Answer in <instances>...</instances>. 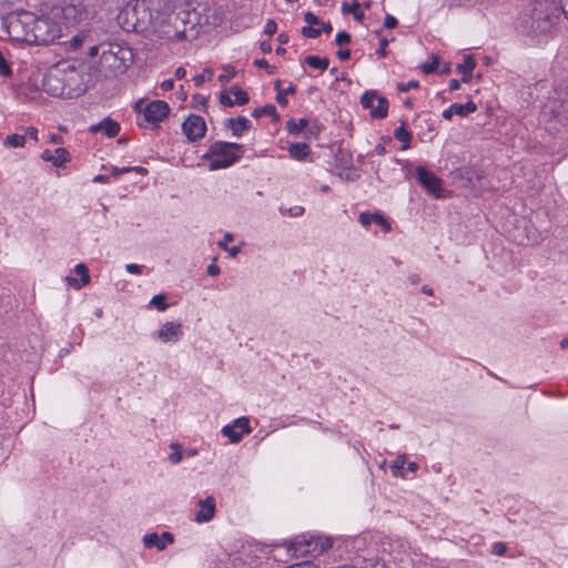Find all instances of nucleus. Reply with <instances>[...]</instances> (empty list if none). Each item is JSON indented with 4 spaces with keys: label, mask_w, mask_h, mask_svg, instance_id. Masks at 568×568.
<instances>
[{
    "label": "nucleus",
    "mask_w": 568,
    "mask_h": 568,
    "mask_svg": "<svg viewBox=\"0 0 568 568\" xmlns=\"http://www.w3.org/2000/svg\"><path fill=\"white\" fill-rule=\"evenodd\" d=\"M160 0H135L129 3L118 14V23L125 32H156L160 38L180 41L185 38V30H175L173 32L166 30H156L155 21L159 17L156 7Z\"/></svg>",
    "instance_id": "1"
},
{
    "label": "nucleus",
    "mask_w": 568,
    "mask_h": 568,
    "mask_svg": "<svg viewBox=\"0 0 568 568\" xmlns=\"http://www.w3.org/2000/svg\"><path fill=\"white\" fill-rule=\"evenodd\" d=\"M98 71L104 78L123 74L133 62L132 49L120 41H103L99 48Z\"/></svg>",
    "instance_id": "2"
},
{
    "label": "nucleus",
    "mask_w": 568,
    "mask_h": 568,
    "mask_svg": "<svg viewBox=\"0 0 568 568\" xmlns=\"http://www.w3.org/2000/svg\"><path fill=\"white\" fill-rule=\"evenodd\" d=\"M559 19L558 9L549 2H536L519 18L518 29L530 37L551 32Z\"/></svg>",
    "instance_id": "3"
},
{
    "label": "nucleus",
    "mask_w": 568,
    "mask_h": 568,
    "mask_svg": "<svg viewBox=\"0 0 568 568\" xmlns=\"http://www.w3.org/2000/svg\"><path fill=\"white\" fill-rule=\"evenodd\" d=\"M30 33L37 44H50L68 34L59 18L53 17L52 9L48 16L32 19Z\"/></svg>",
    "instance_id": "4"
},
{
    "label": "nucleus",
    "mask_w": 568,
    "mask_h": 568,
    "mask_svg": "<svg viewBox=\"0 0 568 568\" xmlns=\"http://www.w3.org/2000/svg\"><path fill=\"white\" fill-rule=\"evenodd\" d=\"M244 153V146L231 142H214L204 158H210L211 171L225 169L237 162Z\"/></svg>",
    "instance_id": "5"
},
{
    "label": "nucleus",
    "mask_w": 568,
    "mask_h": 568,
    "mask_svg": "<svg viewBox=\"0 0 568 568\" xmlns=\"http://www.w3.org/2000/svg\"><path fill=\"white\" fill-rule=\"evenodd\" d=\"M333 546L329 537L316 535H301L290 542L288 551L295 557H316L328 550Z\"/></svg>",
    "instance_id": "6"
},
{
    "label": "nucleus",
    "mask_w": 568,
    "mask_h": 568,
    "mask_svg": "<svg viewBox=\"0 0 568 568\" xmlns=\"http://www.w3.org/2000/svg\"><path fill=\"white\" fill-rule=\"evenodd\" d=\"M52 12L53 17L59 18L67 33L90 17V11L80 0L63 1L61 4L54 6Z\"/></svg>",
    "instance_id": "7"
},
{
    "label": "nucleus",
    "mask_w": 568,
    "mask_h": 568,
    "mask_svg": "<svg viewBox=\"0 0 568 568\" xmlns=\"http://www.w3.org/2000/svg\"><path fill=\"white\" fill-rule=\"evenodd\" d=\"M73 51L87 48L88 54L92 58L99 53L100 44L103 43L101 32L93 23H87L65 41Z\"/></svg>",
    "instance_id": "8"
},
{
    "label": "nucleus",
    "mask_w": 568,
    "mask_h": 568,
    "mask_svg": "<svg viewBox=\"0 0 568 568\" xmlns=\"http://www.w3.org/2000/svg\"><path fill=\"white\" fill-rule=\"evenodd\" d=\"M73 51L87 48L88 54L92 58L99 53L100 44L103 43L101 32L93 23H87L65 41Z\"/></svg>",
    "instance_id": "9"
},
{
    "label": "nucleus",
    "mask_w": 568,
    "mask_h": 568,
    "mask_svg": "<svg viewBox=\"0 0 568 568\" xmlns=\"http://www.w3.org/2000/svg\"><path fill=\"white\" fill-rule=\"evenodd\" d=\"M133 111L136 125L151 130L159 129V124L170 114V109H133Z\"/></svg>",
    "instance_id": "10"
},
{
    "label": "nucleus",
    "mask_w": 568,
    "mask_h": 568,
    "mask_svg": "<svg viewBox=\"0 0 568 568\" xmlns=\"http://www.w3.org/2000/svg\"><path fill=\"white\" fill-rule=\"evenodd\" d=\"M539 124L550 133L558 132L568 124V114L561 109H542L538 115Z\"/></svg>",
    "instance_id": "11"
},
{
    "label": "nucleus",
    "mask_w": 568,
    "mask_h": 568,
    "mask_svg": "<svg viewBox=\"0 0 568 568\" xmlns=\"http://www.w3.org/2000/svg\"><path fill=\"white\" fill-rule=\"evenodd\" d=\"M416 176L422 186L432 195L439 199L444 196L443 180L424 166L416 168Z\"/></svg>",
    "instance_id": "12"
},
{
    "label": "nucleus",
    "mask_w": 568,
    "mask_h": 568,
    "mask_svg": "<svg viewBox=\"0 0 568 568\" xmlns=\"http://www.w3.org/2000/svg\"><path fill=\"white\" fill-rule=\"evenodd\" d=\"M182 130L189 141L195 142L205 135L206 124L202 116L191 114L182 123Z\"/></svg>",
    "instance_id": "13"
},
{
    "label": "nucleus",
    "mask_w": 568,
    "mask_h": 568,
    "mask_svg": "<svg viewBox=\"0 0 568 568\" xmlns=\"http://www.w3.org/2000/svg\"><path fill=\"white\" fill-rule=\"evenodd\" d=\"M250 420L247 417H240L231 425L222 428V434L230 439L231 443H239L245 434L251 433Z\"/></svg>",
    "instance_id": "14"
},
{
    "label": "nucleus",
    "mask_w": 568,
    "mask_h": 568,
    "mask_svg": "<svg viewBox=\"0 0 568 568\" xmlns=\"http://www.w3.org/2000/svg\"><path fill=\"white\" fill-rule=\"evenodd\" d=\"M197 510L194 515V521L202 524L209 523L214 518L215 515V499L213 496H207L204 499H199L196 501Z\"/></svg>",
    "instance_id": "15"
},
{
    "label": "nucleus",
    "mask_w": 568,
    "mask_h": 568,
    "mask_svg": "<svg viewBox=\"0 0 568 568\" xmlns=\"http://www.w3.org/2000/svg\"><path fill=\"white\" fill-rule=\"evenodd\" d=\"M183 336V327L178 322H166L156 332V337L164 343H178Z\"/></svg>",
    "instance_id": "16"
},
{
    "label": "nucleus",
    "mask_w": 568,
    "mask_h": 568,
    "mask_svg": "<svg viewBox=\"0 0 568 568\" xmlns=\"http://www.w3.org/2000/svg\"><path fill=\"white\" fill-rule=\"evenodd\" d=\"M174 542V537L171 532L164 531L162 535L156 532L146 534L143 537V544L146 548H156L158 550H164L168 545Z\"/></svg>",
    "instance_id": "17"
},
{
    "label": "nucleus",
    "mask_w": 568,
    "mask_h": 568,
    "mask_svg": "<svg viewBox=\"0 0 568 568\" xmlns=\"http://www.w3.org/2000/svg\"><path fill=\"white\" fill-rule=\"evenodd\" d=\"M89 132L93 134L102 132L108 138H114L120 132V124L115 120L106 116L99 123L90 125Z\"/></svg>",
    "instance_id": "18"
},
{
    "label": "nucleus",
    "mask_w": 568,
    "mask_h": 568,
    "mask_svg": "<svg viewBox=\"0 0 568 568\" xmlns=\"http://www.w3.org/2000/svg\"><path fill=\"white\" fill-rule=\"evenodd\" d=\"M41 159L45 162H51L57 168H60L71 161V155L67 149L57 148L53 152L44 150L41 154Z\"/></svg>",
    "instance_id": "19"
},
{
    "label": "nucleus",
    "mask_w": 568,
    "mask_h": 568,
    "mask_svg": "<svg viewBox=\"0 0 568 568\" xmlns=\"http://www.w3.org/2000/svg\"><path fill=\"white\" fill-rule=\"evenodd\" d=\"M358 221L365 227L373 223L379 225L385 232H389L392 229L390 223L378 212H362Z\"/></svg>",
    "instance_id": "20"
},
{
    "label": "nucleus",
    "mask_w": 568,
    "mask_h": 568,
    "mask_svg": "<svg viewBox=\"0 0 568 568\" xmlns=\"http://www.w3.org/2000/svg\"><path fill=\"white\" fill-rule=\"evenodd\" d=\"M74 273L80 276V282L73 277H67L68 283L74 288H81L90 283L89 268L85 264L79 263L74 267Z\"/></svg>",
    "instance_id": "21"
},
{
    "label": "nucleus",
    "mask_w": 568,
    "mask_h": 568,
    "mask_svg": "<svg viewBox=\"0 0 568 568\" xmlns=\"http://www.w3.org/2000/svg\"><path fill=\"white\" fill-rule=\"evenodd\" d=\"M226 126L231 129L234 136H241L251 126V121L244 116H237L235 119L230 118L226 120Z\"/></svg>",
    "instance_id": "22"
},
{
    "label": "nucleus",
    "mask_w": 568,
    "mask_h": 568,
    "mask_svg": "<svg viewBox=\"0 0 568 568\" xmlns=\"http://www.w3.org/2000/svg\"><path fill=\"white\" fill-rule=\"evenodd\" d=\"M310 153V146L306 143H293L288 146V154L292 159L302 161Z\"/></svg>",
    "instance_id": "23"
},
{
    "label": "nucleus",
    "mask_w": 568,
    "mask_h": 568,
    "mask_svg": "<svg viewBox=\"0 0 568 568\" xmlns=\"http://www.w3.org/2000/svg\"><path fill=\"white\" fill-rule=\"evenodd\" d=\"M476 67V61L473 55H466L464 58V62L457 65V70L464 75L463 80L468 81L474 69Z\"/></svg>",
    "instance_id": "24"
},
{
    "label": "nucleus",
    "mask_w": 568,
    "mask_h": 568,
    "mask_svg": "<svg viewBox=\"0 0 568 568\" xmlns=\"http://www.w3.org/2000/svg\"><path fill=\"white\" fill-rule=\"evenodd\" d=\"M280 84H281L280 81L275 82V88L277 90L275 99L280 105H286L288 103L287 95L294 94L296 91V87L294 84H290L287 88L281 89Z\"/></svg>",
    "instance_id": "25"
},
{
    "label": "nucleus",
    "mask_w": 568,
    "mask_h": 568,
    "mask_svg": "<svg viewBox=\"0 0 568 568\" xmlns=\"http://www.w3.org/2000/svg\"><path fill=\"white\" fill-rule=\"evenodd\" d=\"M343 13H352L356 21H362L364 19V12L359 10V3L354 1L352 3L344 2L342 6Z\"/></svg>",
    "instance_id": "26"
},
{
    "label": "nucleus",
    "mask_w": 568,
    "mask_h": 568,
    "mask_svg": "<svg viewBox=\"0 0 568 568\" xmlns=\"http://www.w3.org/2000/svg\"><path fill=\"white\" fill-rule=\"evenodd\" d=\"M305 63L312 68L326 70L329 64L328 58H320L317 55H307L305 58Z\"/></svg>",
    "instance_id": "27"
},
{
    "label": "nucleus",
    "mask_w": 568,
    "mask_h": 568,
    "mask_svg": "<svg viewBox=\"0 0 568 568\" xmlns=\"http://www.w3.org/2000/svg\"><path fill=\"white\" fill-rule=\"evenodd\" d=\"M230 93L232 95H234L233 104L237 103L240 105H244V104L248 103L250 99H248L247 92L242 90L240 87H237V85L231 87Z\"/></svg>",
    "instance_id": "28"
},
{
    "label": "nucleus",
    "mask_w": 568,
    "mask_h": 568,
    "mask_svg": "<svg viewBox=\"0 0 568 568\" xmlns=\"http://www.w3.org/2000/svg\"><path fill=\"white\" fill-rule=\"evenodd\" d=\"M307 123L306 119H300L297 121L295 119H291L286 122V129L291 134H298L304 130V128H306Z\"/></svg>",
    "instance_id": "29"
},
{
    "label": "nucleus",
    "mask_w": 568,
    "mask_h": 568,
    "mask_svg": "<svg viewBox=\"0 0 568 568\" xmlns=\"http://www.w3.org/2000/svg\"><path fill=\"white\" fill-rule=\"evenodd\" d=\"M26 144V135L20 134H10L8 135L4 141L3 145L7 148H22Z\"/></svg>",
    "instance_id": "30"
},
{
    "label": "nucleus",
    "mask_w": 568,
    "mask_h": 568,
    "mask_svg": "<svg viewBox=\"0 0 568 568\" xmlns=\"http://www.w3.org/2000/svg\"><path fill=\"white\" fill-rule=\"evenodd\" d=\"M476 109H444L442 116L445 120H450L454 114L466 118L470 112L475 111Z\"/></svg>",
    "instance_id": "31"
},
{
    "label": "nucleus",
    "mask_w": 568,
    "mask_h": 568,
    "mask_svg": "<svg viewBox=\"0 0 568 568\" xmlns=\"http://www.w3.org/2000/svg\"><path fill=\"white\" fill-rule=\"evenodd\" d=\"M214 77V71L211 68H205L202 73L193 77L195 87H201L205 81H211Z\"/></svg>",
    "instance_id": "32"
},
{
    "label": "nucleus",
    "mask_w": 568,
    "mask_h": 568,
    "mask_svg": "<svg viewBox=\"0 0 568 568\" xmlns=\"http://www.w3.org/2000/svg\"><path fill=\"white\" fill-rule=\"evenodd\" d=\"M395 138L403 142L404 145L402 146L403 150L408 148V142L410 140V133L404 128V125L398 126L394 132Z\"/></svg>",
    "instance_id": "33"
},
{
    "label": "nucleus",
    "mask_w": 568,
    "mask_h": 568,
    "mask_svg": "<svg viewBox=\"0 0 568 568\" xmlns=\"http://www.w3.org/2000/svg\"><path fill=\"white\" fill-rule=\"evenodd\" d=\"M150 305L154 306L160 312H164L168 308V304L165 303V295H154L150 301Z\"/></svg>",
    "instance_id": "34"
},
{
    "label": "nucleus",
    "mask_w": 568,
    "mask_h": 568,
    "mask_svg": "<svg viewBox=\"0 0 568 568\" xmlns=\"http://www.w3.org/2000/svg\"><path fill=\"white\" fill-rule=\"evenodd\" d=\"M133 106H169V104L163 100L149 101L144 98H141L134 103Z\"/></svg>",
    "instance_id": "35"
},
{
    "label": "nucleus",
    "mask_w": 568,
    "mask_h": 568,
    "mask_svg": "<svg viewBox=\"0 0 568 568\" xmlns=\"http://www.w3.org/2000/svg\"><path fill=\"white\" fill-rule=\"evenodd\" d=\"M377 91L369 90L366 91L361 98L362 106H373L374 101L376 100Z\"/></svg>",
    "instance_id": "36"
},
{
    "label": "nucleus",
    "mask_w": 568,
    "mask_h": 568,
    "mask_svg": "<svg viewBox=\"0 0 568 568\" xmlns=\"http://www.w3.org/2000/svg\"><path fill=\"white\" fill-rule=\"evenodd\" d=\"M171 448L174 449L172 454L169 455L168 459L172 464H178L182 460V453L180 450L181 446L176 443L171 444Z\"/></svg>",
    "instance_id": "37"
},
{
    "label": "nucleus",
    "mask_w": 568,
    "mask_h": 568,
    "mask_svg": "<svg viewBox=\"0 0 568 568\" xmlns=\"http://www.w3.org/2000/svg\"><path fill=\"white\" fill-rule=\"evenodd\" d=\"M302 34L305 38L315 39L318 38L322 33V30L320 28H314L312 26L303 27L301 30Z\"/></svg>",
    "instance_id": "38"
},
{
    "label": "nucleus",
    "mask_w": 568,
    "mask_h": 568,
    "mask_svg": "<svg viewBox=\"0 0 568 568\" xmlns=\"http://www.w3.org/2000/svg\"><path fill=\"white\" fill-rule=\"evenodd\" d=\"M438 65H439V59L437 57L433 55L432 62L425 63L422 65V71L425 74H430L438 69Z\"/></svg>",
    "instance_id": "39"
},
{
    "label": "nucleus",
    "mask_w": 568,
    "mask_h": 568,
    "mask_svg": "<svg viewBox=\"0 0 568 568\" xmlns=\"http://www.w3.org/2000/svg\"><path fill=\"white\" fill-rule=\"evenodd\" d=\"M223 73L219 77V80L222 84L227 83L235 75V70L231 65H225L223 68Z\"/></svg>",
    "instance_id": "40"
},
{
    "label": "nucleus",
    "mask_w": 568,
    "mask_h": 568,
    "mask_svg": "<svg viewBox=\"0 0 568 568\" xmlns=\"http://www.w3.org/2000/svg\"><path fill=\"white\" fill-rule=\"evenodd\" d=\"M405 459L404 457H398L397 460L392 465L390 469L394 476L404 477L403 468H404Z\"/></svg>",
    "instance_id": "41"
},
{
    "label": "nucleus",
    "mask_w": 568,
    "mask_h": 568,
    "mask_svg": "<svg viewBox=\"0 0 568 568\" xmlns=\"http://www.w3.org/2000/svg\"><path fill=\"white\" fill-rule=\"evenodd\" d=\"M507 545L503 541L495 542L491 546V552L496 556H505L507 552Z\"/></svg>",
    "instance_id": "42"
},
{
    "label": "nucleus",
    "mask_w": 568,
    "mask_h": 568,
    "mask_svg": "<svg viewBox=\"0 0 568 568\" xmlns=\"http://www.w3.org/2000/svg\"><path fill=\"white\" fill-rule=\"evenodd\" d=\"M12 73L10 65L4 59L3 54L0 52V75L10 77Z\"/></svg>",
    "instance_id": "43"
},
{
    "label": "nucleus",
    "mask_w": 568,
    "mask_h": 568,
    "mask_svg": "<svg viewBox=\"0 0 568 568\" xmlns=\"http://www.w3.org/2000/svg\"><path fill=\"white\" fill-rule=\"evenodd\" d=\"M335 42L341 47L348 44L351 42V34L346 31H341L336 34Z\"/></svg>",
    "instance_id": "44"
},
{
    "label": "nucleus",
    "mask_w": 568,
    "mask_h": 568,
    "mask_svg": "<svg viewBox=\"0 0 568 568\" xmlns=\"http://www.w3.org/2000/svg\"><path fill=\"white\" fill-rule=\"evenodd\" d=\"M209 101V97L204 94L196 93L192 98L193 106H206Z\"/></svg>",
    "instance_id": "45"
},
{
    "label": "nucleus",
    "mask_w": 568,
    "mask_h": 568,
    "mask_svg": "<svg viewBox=\"0 0 568 568\" xmlns=\"http://www.w3.org/2000/svg\"><path fill=\"white\" fill-rule=\"evenodd\" d=\"M304 20L308 26H312V27L320 26V23H321L320 18L311 11H308L304 14Z\"/></svg>",
    "instance_id": "46"
},
{
    "label": "nucleus",
    "mask_w": 568,
    "mask_h": 568,
    "mask_svg": "<svg viewBox=\"0 0 568 568\" xmlns=\"http://www.w3.org/2000/svg\"><path fill=\"white\" fill-rule=\"evenodd\" d=\"M276 31H277L276 22L272 19L267 20L265 28H264V33L267 34L268 37H272L276 33Z\"/></svg>",
    "instance_id": "47"
},
{
    "label": "nucleus",
    "mask_w": 568,
    "mask_h": 568,
    "mask_svg": "<svg viewBox=\"0 0 568 568\" xmlns=\"http://www.w3.org/2000/svg\"><path fill=\"white\" fill-rule=\"evenodd\" d=\"M231 93L226 91H222L220 93V103L223 106H233V100L231 99Z\"/></svg>",
    "instance_id": "48"
},
{
    "label": "nucleus",
    "mask_w": 568,
    "mask_h": 568,
    "mask_svg": "<svg viewBox=\"0 0 568 568\" xmlns=\"http://www.w3.org/2000/svg\"><path fill=\"white\" fill-rule=\"evenodd\" d=\"M219 247H221L222 250H226L232 257L237 256L239 253L241 252V247L240 246H232V247L229 248L224 244V242H219Z\"/></svg>",
    "instance_id": "49"
},
{
    "label": "nucleus",
    "mask_w": 568,
    "mask_h": 568,
    "mask_svg": "<svg viewBox=\"0 0 568 568\" xmlns=\"http://www.w3.org/2000/svg\"><path fill=\"white\" fill-rule=\"evenodd\" d=\"M388 109H371V115L374 119H384L388 114Z\"/></svg>",
    "instance_id": "50"
},
{
    "label": "nucleus",
    "mask_w": 568,
    "mask_h": 568,
    "mask_svg": "<svg viewBox=\"0 0 568 568\" xmlns=\"http://www.w3.org/2000/svg\"><path fill=\"white\" fill-rule=\"evenodd\" d=\"M388 45V40L383 38L381 40V43H379V48L376 50V54L379 57V58H385L386 57V47Z\"/></svg>",
    "instance_id": "51"
},
{
    "label": "nucleus",
    "mask_w": 568,
    "mask_h": 568,
    "mask_svg": "<svg viewBox=\"0 0 568 568\" xmlns=\"http://www.w3.org/2000/svg\"><path fill=\"white\" fill-rule=\"evenodd\" d=\"M397 23V19L394 16L387 14L384 19V27L387 29L395 28Z\"/></svg>",
    "instance_id": "52"
},
{
    "label": "nucleus",
    "mask_w": 568,
    "mask_h": 568,
    "mask_svg": "<svg viewBox=\"0 0 568 568\" xmlns=\"http://www.w3.org/2000/svg\"><path fill=\"white\" fill-rule=\"evenodd\" d=\"M125 270H126V272H129L131 274H141L143 266L139 265V264L130 263V264L125 265Z\"/></svg>",
    "instance_id": "53"
},
{
    "label": "nucleus",
    "mask_w": 568,
    "mask_h": 568,
    "mask_svg": "<svg viewBox=\"0 0 568 568\" xmlns=\"http://www.w3.org/2000/svg\"><path fill=\"white\" fill-rule=\"evenodd\" d=\"M288 568H318L317 565L310 560H304L302 562L294 564L290 566Z\"/></svg>",
    "instance_id": "54"
},
{
    "label": "nucleus",
    "mask_w": 568,
    "mask_h": 568,
    "mask_svg": "<svg viewBox=\"0 0 568 568\" xmlns=\"http://www.w3.org/2000/svg\"><path fill=\"white\" fill-rule=\"evenodd\" d=\"M128 172H131V169L129 166H123V168L112 166V169H111V173L113 176H119V175L128 173Z\"/></svg>",
    "instance_id": "55"
},
{
    "label": "nucleus",
    "mask_w": 568,
    "mask_h": 568,
    "mask_svg": "<svg viewBox=\"0 0 568 568\" xmlns=\"http://www.w3.org/2000/svg\"><path fill=\"white\" fill-rule=\"evenodd\" d=\"M275 109H253V116L261 118L264 114H272Z\"/></svg>",
    "instance_id": "56"
},
{
    "label": "nucleus",
    "mask_w": 568,
    "mask_h": 568,
    "mask_svg": "<svg viewBox=\"0 0 568 568\" xmlns=\"http://www.w3.org/2000/svg\"><path fill=\"white\" fill-rule=\"evenodd\" d=\"M336 55L339 60L342 61H346L349 59L351 57V51L348 49H339L337 52H336Z\"/></svg>",
    "instance_id": "57"
},
{
    "label": "nucleus",
    "mask_w": 568,
    "mask_h": 568,
    "mask_svg": "<svg viewBox=\"0 0 568 568\" xmlns=\"http://www.w3.org/2000/svg\"><path fill=\"white\" fill-rule=\"evenodd\" d=\"M206 273L211 276H216L220 274V267L215 263H212L207 266Z\"/></svg>",
    "instance_id": "58"
},
{
    "label": "nucleus",
    "mask_w": 568,
    "mask_h": 568,
    "mask_svg": "<svg viewBox=\"0 0 568 568\" xmlns=\"http://www.w3.org/2000/svg\"><path fill=\"white\" fill-rule=\"evenodd\" d=\"M303 212H304V207H303V206H298V205H296V206H294V207H291V209L288 210V214H290L291 216H294V217L302 215V214H303Z\"/></svg>",
    "instance_id": "59"
},
{
    "label": "nucleus",
    "mask_w": 568,
    "mask_h": 568,
    "mask_svg": "<svg viewBox=\"0 0 568 568\" xmlns=\"http://www.w3.org/2000/svg\"><path fill=\"white\" fill-rule=\"evenodd\" d=\"M559 8L561 13L565 16V18L568 21V0H559Z\"/></svg>",
    "instance_id": "60"
},
{
    "label": "nucleus",
    "mask_w": 568,
    "mask_h": 568,
    "mask_svg": "<svg viewBox=\"0 0 568 568\" xmlns=\"http://www.w3.org/2000/svg\"><path fill=\"white\" fill-rule=\"evenodd\" d=\"M92 181H93L94 183H109V182H110V179H109V176H106V175L98 174V175H95V176L92 179Z\"/></svg>",
    "instance_id": "61"
},
{
    "label": "nucleus",
    "mask_w": 568,
    "mask_h": 568,
    "mask_svg": "<svg viewBox=\"0 0 568 568\" xmlns=\"http://www.w3.org/2000/svg\"><path fill=\"white\" fill-rule=\"evenodd\" d=\"M27 134L34 141H38V129L34 126H29L27 129Z\"/></svg>",
    "instance_id": "62"
},
{
    "label": "nucleus",
    "mask_w": 568,
    "mask_h": 568,
    "mask_svg": "<svg viewBox=\"0 0 568 568\" xmlns=\"http://www.w3.org/2000/svg\"><path fill=\"white\" fill-rule=\"evenodd\" d=\"M260 48L264 53H270L272 51V45L268 41L261 42Z\"/></svg>",
    "instance_id": "63"
},
{
    "label": "nucleus",
    "mask_w": 568,
    "mask_h": 568,
    "mask_svg": "<svg viewBox=\"0 0 568 568\" xmlns=\"http://www.w3.org/2000/svg\"><path fill=\"white\" fill-rule=\"evenodd\" d=\"M320 26H321V28H320V29L322 30V32L331 33V32H332V30H333V27H332V24H331L329 22H326V23H325V22H322V21H321Z\"/></svg>",
    "instance_id": "64"
}]
</instances>
